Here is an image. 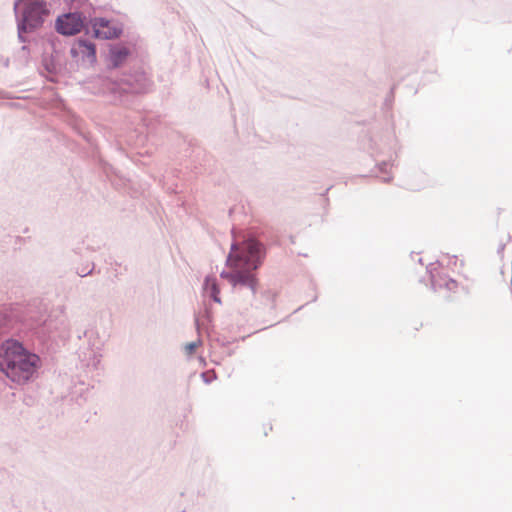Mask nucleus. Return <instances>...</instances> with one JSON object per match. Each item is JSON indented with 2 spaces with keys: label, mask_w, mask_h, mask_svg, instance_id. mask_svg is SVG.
I'll return each instance as SVG.
<instances>
[{
  "label": "nucleus",
  "mask_w": 512,
  "mask_h": 512,
  "mask_svg": "<svg viewBox=\"0 0 512 512\" xmlns=\"http://www.w3.org/2000/svg\"><path fill=\"white\" fill-rule=\"evenodd\" d=\"M261 252V244L254 239L232 244L226 261L230 271L222 272L221 277L233 286L240 284L253 288L255 278L252 272L261 264Z\"/></svg>",
  "instance_id": "f257e3e1"
},
{
  "label": "nucleus",
  "mask_w": 512,
  "mask_h": 512,
  "mask_svg": "<svg viewBox=\"0 0 512 512\" xmlns=\"http://www.w3.org/2000/svg\"><path fill=\"white\" fill-rule=\"evenodd\" d=\"M39 358L27 352L23 346L8 340L0 346V370L16 383H25L34 374Z\"/></svg>",
  "instance_id": "f03ea898"
},
{
  "label": "nucleus",
  "mask_w": 512,
  "mask_h": 512,
  "mask_svg": "<svg viewBox=\"0 0 512 512\" xmlns=\"http://www.w3.org/2000/svg\"><path fill=\"white\" fill-rule=\"evenodd\" d=\"M21 4L25 9L20 28L25 32L40 27L49 15V9L43 0H19L15 7L17 8Z\"/></svg>",
  "instance_id": "7ed1b4c3"
},
{
  "label": "nucleus",
  "mask_w": 512,
  "mask_h": 512,
  "mask_svg": "<svg viewBox=\"0 0 512 512\" xmlns=\"http://www.w3.org/2000/svg\"><path fill=\"white\" fill-rule=\"evenodd\" d=\"M84 27V19L80 13L73 12L59 16L56 21V29L63 35H75Z\"/></svg>",
  "instance_id": "20e7f679"
},
{
  "label": "nucleus",
  "mask_w": 512,
  "mask_h": 512,
  "mask_svg": "<svg viewBox=\"0 0 512 512\" xmlns=\"http://www.w3.org/2000/svg\"><path fill=\"white\" fill-rule=\"evenodd\" d=\"M94 34L97 38L112 39L120 35L121 31L104 18H95L92 21Z\"/></svg>",
  "instance_id": "39448f33"
},
{
  "label": "nucleus",
  "mask_w": 512,
  "mask_h": 512,
  "mask_svg": "<svg viewBox=\"0 0 512 512\" xmlns=\"http://www.w3.org/2000/svg\"><path fill=\"white\" fill-rule=\"evenodd\" d=\"M72 53L74 54H82L86 56L90 61H95L96 51L94 44L87 41H79L75 48L72 49Z\"/></svg>",
  "instance_id": "423d86ee"
},
{
  "label": "nucleus",
  "mask_w": 512,
  "mask_h": 512,
  "mask_svg": "<svg viewBox=\"0 0 512 512\" xmlns=\"http://www.w3.org/2000/svg\"><path fill=\"white\" fill-rule=\"evenodd\" d=\"M204 292L209 295L216 303H221L219 298V289L215 277H206L204 283Z\"/></svg>",
  "instance_id": "0eeeda50"
},
{
  "label": "nucleus",
  "mask_w": 512,
  "mask_h": 512,
  "mask_svg": "<svg viewBox=\"0 0 512 512\" xmlns=\"http://www.w3.org/2000/svg\"><path fill=\"white\" fill-rule=\"evenodd\" d=\"M128 53V50L124 47L112 50L111 62L115 67L119 66L126 59Z\"/></svg>",
  "instance_id": "6e6552de"
},
{
  "label": "nucleus",
  "mask_w": 512,
  "mask_h": 512,
  "mask_svg": "<svg viewBox=\"0 0 512 512\" xmlns=\"http://www.w3.org/2000/svg\"><path fill=\"white\" fill-rule=\"evenodd\" d=\"M457 263V258L455 256H449V255H443L440 260H439V264L440 265H450V264H454L456 265Z\"/></svg>",
  "instance_id": "1a4fd4ad"
},
{
  "label": "nucleus",
  "mask_w": 512,
  "mask_h": 512,
  "mask_svg": "<svg viewBox=\"0 0 512 512\" xmlns=\"http://www.w3.org/2000/svg\"><path fill=\"white\" fill-rule=\"evenodd\" d=\"M199 346L198 342H191L185 345V351L188 355H192L197 347Z\"/></svg>",
  "instance_id": "9d476101"
},
{
  "label": "nucleus",
  "mask_w": 512,
  "mask_h": 512,
  "mask_svg": "<svg viewBox=\"0 0 512 512\" xmlns=\"http://www.w3.org/2000/svg\"><path fill=\"white\" fill-rule=\"evenodd\" d=\"M446 286L449 290H454L457 287V282L455 280L449 279L446 282Z\"/></svg>",
  "instance_id": "9b49d317"
},
{
  "label": "nucleus",
  "mask_w": 512,
  "mask_h": 512,
  "mask_svg": "<svg viewBox=\"0 0 512 512\" xmlns=\"http://www.w3.org/2000/svg\"><path fill=\"white\" fill-rule=\"evenodd\" d=\"M433 283H434L435 286L441 287V284L438 283L437 281H434Z\"/></svg>",
  "instance_id": "f8f14e48"
}]
</instances>
